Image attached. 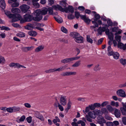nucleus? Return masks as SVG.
<instances>
[{
	"instance_id": "nucleus-28",
	"label": "nucleus",
	"mask_w": 126,
	"mask_h": 126,
	"mask_svg": "<svg viewBox=\"0 0 126 126\" xmlns=\"http://www.w3.org/2000/svg\"><path fill=\"white\" fill-rule=\"evenodd\" d=\"M107 109L109 112L112 113L114 111V110L113 107L110 105H108L106 106Z\"/></svg>"
},
{
	"instance_id": "nucleus-21",
	"label": "nucleus",
	"mask_w": 126,
	"mask_h": 126,
	"mask_svg": "<svg viewBox=\"0 0 126 126\" xmlns=\"http://www.w3.org/2000/svg\"><path fill=\"white\" fill-rule=\"evenodd\" d=\"M25 27L26 29L31 30H32L34 28V27L33 24L30 23H28Z\"/></svg>"
},
{
	"instance_id": "nucleus-1",
	"label": "nucleus",
	"mask_w": 126,
	"mask_h": 126,
	"mask_svg": "<svg viewBox=\"0 0 126 126\" xmlns=\"http://www.w3.org/2000/svg\"><path fill=\"white\" fill-rule=\"evenodd\" d=\"M5 14L9 18H12L11 21L12 22H15L20 20L21 18V16L20 15L11 14L10 11H6Z\"/></svg>"
},
{
	"instance_id": "nucleus-57",
	"label": "nucleus",
	"mask_w": 126,
	"mask_h": 126,
	"mask_svg": "<svg viewBox=\"0 0 126 126\" xmlns=\"http://www.w3.org/2000/svg\"><path fill=\"white\" fill-rule=\"evenodd\" d=\"M58 107L59 109L61 111H63L64 110L63 107L61 105L59 104V103H58Z\"/></svg>"
},
{
	"instance_id": "nucleus-4",
	"label": "nucleus",
	"mask_w": 126,
	"mask_h": 126,
	"mask_svg": "<svg viewBox=\"0 0 126 126\" xmlns=\"http://www.w3.org/2000/svg\"><path fill=\"white\" fill-rule=\"evenodd\" d=\"M30 7L25 4H23L20 7V8L21 11L24 13H27L30 8Z\"/></svg>"
},
{
	"instance_id": "nucleus-30",
	"label": "nucleus",
	"mask_w": 126,
	"mask_h": 126,
	"mask_svg": "<svg viewBox=\"0 0 126 126\" xmlns=\"http://www.w3.org/2000/svg\"><path fill=\"white\" fill-rule=\"evenodd\" d=\"M110 105L116 107H118L119 106V103L118 102H115L114 101H112L110 102Z\"/></svg>"
},
{
	"instance_id": "nucleus-38",
	"label": "nucleus",
	"mask_w": 126,
	"mask_h": 126,
	"mask_svg": "<svg viewBox=\"0 0 126 126\" xmlns=\"http://www.w3.org/2000/svg\"><path fill=\"white\" fill-rule=\"evenodd\" d=\"M12 107L13 112L18 111L20 110V108L19 107H16L15 106Z\"/></svg>"
},
{
	"instance_id": "nucleus-23",
	"label": "nucleus",
	"mask_w": 126,
	"mask_h": 126,
	"mask_svg": "<svg viewBox=\"0 0 126 126\" xmlns=\"http://www.w3.org/2000/svg\"><path fill=\"white\" fill-rule=\"evenodd\" d=\"M72 61L71 58H66L61 60V63H68Z\"/></svg>"
},
{
	"instance_id": "nucleus-22",
	"label": "nucleus",
	"mask_w": 126,
	"mask_h": 126,
	"mask_svg": "<svg viewBox=\"0 0 126 126\" xmlns=\"http://www.w3.org/2000/svg\"><path fill=\"white\" fill-rule=\"evenodd\" d=\"M70 36L73 37V38H75V39H76L77 38L79 37L80 35L78 33L74 32L70 33Z\"/></svg>"
},
{
	"instance_id": "nucleus-47",
	"label": "nucleus",
	"mask_w": 126,
	"mask_h": 126,
	"mask_svg": "<svg viewBox=\"0 0 126 126\" xmlns=\"http://www.w3.org/2000/svg\"><path fill=\"white\" fill-rule=\"evenodd\" d=\"M55 69H50L49 70H46L45 71V72L46 73H49L52 72H55Z\"/></svg>"
},
{
	"instance_id": "nucleus-16",
	"label": "nucleus",
	"mask_w": 126,
	"mask_h": 126,
	"mask_svg": "<svg viewBox=\"0 0 126 126\" xmlns=\"http://www.w3.org/2000/svg\"><path fill=\"white\" fill-rule=\"evenodd\" d=\"M94 103L89 105L86 108V111L87 113L90 110H94Z\"/></svg>"
},
{
	"instance_id": "nucleus-31",
	"label": "nucleus",
	"mask_w": 126,
	"mask_h": 126,
	"mask_svg": "<svg viewBox=\"0 0 126 126\" xmlns=\"http://www.w3.org/2000/svg\"><path fill=\"white\" fill-rule=\"evenodd\" d=\"M54 18L55 20L58 23H62L63 21V20L62 18L60 17H56L55 16L54 17Z\"/></svg>"
},
{
	"instance_id": "nucleus-8",
	"label": "nucleus",
	"mask_w": 126,
	"mask_h": 126,
	"mask_svg": "<svg viewBox=\"0 0 126 126\" xmlns=\"http://www.w3.org/2000/svg\"><path fill=\"white\" fill-rule=\"evenodd\" d=\"M33 46L30 47H23L21 48L22 51L24 52H27L28 51H31L34 48Z\"/></svg>"
},
{
	"instance_id": "nucleus-36",
	"label": "nucleus",
	"mask_w": 126,
	"mask_h": 126,
	"mask_svg": "<svg viewBox=\"0 0 126 126\" xmlns=\"http://www.w3.org/2000/svg\"><path fill=\"white\" fill-rule=\"evenodd\" d=\"M119 54L117 52H114L113 55L114 58L115 59H118L119 57Z\"/></svg>"
},
{
	"instance_id": "nucleus-63",
	"label": "nucleus",
	"mask_w": 126,
	"mask_h": 126,
	"mask_svg": "<svg viewBox=\"0 0 126 126\" xmlns=\"http://www.w3.org/2000/svg\"><path fill=\"white\" fill-rule=\"evenodd\" d=\"M24 106L26 108H29L31 107V106L28 103H26L24 104Z\"/></svg>"
},
{
	"instance_id": "nucleus-50",
	"label": "nucleus",
	"mask_w": 126,
	"mask_h": 126,
	"mask_svg": "<svg viewBox=\"0 0 126 126\" xmlns=\"http://www.w3.org/2000/svg\"><path fill=\"white\" fill-rule=\"evenodd\" d=\"M75 17L72 14H69L67 16V18L69 19H74Z\"/></svg>"
},
{
	"instance_id": "nucleus-33",
	"label": "nucleus",
	"mask_w": 126,
	"mask_h": 126,
	"mask_svg": "<svg viewBox=\"0 0 126 126\" xmlns=\"http://www.w3.org/2000/svg\"><path fill=\"white\" fill-rule=\"evenodd\" d=\"M88 115L90 117L93 119H94V111H93L92 112L90 111L88 113Z\"/></svg>"
},
{
	"instance_id": "nucleus-20",
	"label": "nucleus",
	"mask_w": 126,
	"mask_h": 126,
	"mask_svg": "<svg viewBox=\"0 0 126 126\" xmlns=\"http://www.w3.org/2000/svg\"><path fill=\"white\" fill-rule=\"evenodd\" d=\"M114 114L116 118H119L120 117L121 114L120 110L115 109L114 111Z\"/></svg>"
},
{
	"instance_id": "nucleus-32",
	"label": "nucleus",
	"mask_w": 126,
	"mask_h": 126,
	"mask_svg": "<svg viewBox=\"0 0 126 126\" xmlns=\"http://www.w3.org/2000/svg\"><path fill=\"white\" fill-rule=\"evenodd\" d=\"M25 118L26 117L25 116L23 115L21 117L20 119H17L16 121L17 122L20 123L21 122H23Z\"/></svg>"
},
{
	"instance_id": "nucleus-29",
	"label": "nucleus",
	"mask_w": 126,
	"mask_h": 126,
	"mask_svg": "<svg viewBox=\"0 0 126 126\" xmlns=\"http://www.w3.org/2000/svg\"><path fill=\"white\" fill-rule=\"evenodd\" d=\"M28 34L31 36H35L37 35V33L35 31H29L28 32Z\"/></svg>"
},
{
	"instance_id": "nucleus-41",
	"label": "nucleus",
	"mask_w": 126,
	"mask_h": 126,
	"mask_svg": "<svg viewBox=\"0 0 126 126\" xmlns=\"http://www.w3.org/2000/svg\"><path fill=\"white\" fill-rule=\"evenodd\" d=\"M107 22L109 26H113V23L110 19H107Z\"/></svg>"
},
{
	"instance_id": "nucleus-45",
	"label": "nucleus",
	"mask_w": 126,
	"mask_h": 126,
	"mask_svg": "<svg viewBox=\"0 0 126 126\" xmlns=\"http://www.w3.org/2000/svg\"><path fill=\"white\" fill-rule=\"evenodd\" d=\"M122 37L120 35H116L115 38V39L118 42H120L121 41V39Z\"/></svg>"
},
{
	"instance_id": "nucleus-2",
	"label": "nucleus",
	"mask_w": 126,
	"mask_h": 126,
	"mask_svg": "<svg viewBox=\"0 0 126 126\" xmlns=\"http://www.w3.org/2000/svg\"><path fill=\"white\" fill-rule=\"evenodd\" d=\"M35 12L36 13L35 17H33L32 19L35 21L38 22L41 20L43 16L38 11L36 10Z\"/></svg>"
},
{
	"instance_id": "nucleus-49",
	"label": "nucleus",
	"mask_w": 126,
	"mask_h": 126,
	"mask_svg": "<svg viewBox=\"0 0 126 126\" xmlns=\"http://www.w3.org/2000/svg\"><path fill=\"white\" fill-rule=\"evenodd\" d=\"M48 13L50 15H52L53 13V9L51 7H49L48 9Z\"/></svg>"
},
{
	"instance_id": "nucleus-56",
	"label": "nucleus",
	"mask_w": 126,
	"mask_h": 126,
	"mask_svg": "<svg viewBox=\"0 0 126 126\" xmlns=\"http://www.w3.org/2000/svg\"><path fill=\"white\" fill-rule=\"evenodd\" d=\"M101 112V111L100 110H95V115L97 114L98 115L102 114Z\"/></svg>"
},
{
	"instance_id": "nucleus-64",
	"label": "nucleus",
	"mask_w": 126,
	"mask_h": 126,
	"mask_svg": "<svg viewBox=\"0 0 126 126\" xmlns=\"http://www.w3.org/2000/svg\"><path fill=\"white\" fill-rule=\"evenodd\" d=\"M122 120L123 123L124 125H126V117H123L122 118Z\"/></svg>"
},
{
	"instance_id": "nucleus-42",
	"label": "nucleus",
	"mask_w": 126,
	"mask_h": 126,
	"mask_svg": "<svg viewBox=\"0 0 126 126\" xmlns=\"http://www.w3.org/2000/svg\"><path fill=\"white\" fill-rule=\"evenodd\" d=\"M60 122V120L57 116H55V119H54L53 121V122L54 124L56 123L57 122Z\"/></svg>"
},
{
	"instance_id": "nucleus-60",
	"label": "nucleus",
	"mask_w": 126,
	"mask_h": 126,
	"mask_svg": "<svg viewBox=\"0 0 126 126\" xmlns=\"http://www.w3.org/2000/svg\"><path fill=\"white\" fill-rule=\"evenodd\" d=\"M19 5V4L17 2H16L12 4L11 6L12 7H18Z\"/></svg>"
},
{
	"instance_id": "nucleus-43",
	"label": "nucleus",
	"mask_w": 126,
	"mask_h": 126,
	"mask_svg": "<svg viewBox=\"0 0 126 126\" xmlns=\"http://www.w3.org/2000/svg\"><path fill=\"white\" fill-rule=\"evenodd\" d=\"M109 38L110 40H112L113 39V36L112 33L110 32V34L108 35Z\"/></svg>"
},
{
	"instance_id": "nucleus-59",
	"label": "nucleus",
	"mask_w": 126,
	"mask_h": 126,
	"mask_svg": "<svg viewBox=\"0 0 126 126\" xmlns=\"http://www.w3.org/2000/svg\"><path fill=\"white\" fill-rule=\"evenodd\" d=\"M6 110L8 112L10 113H12L13 112L12 107L7 108Z\"/></svg>"
},
{
	"instance_id": "nucleus-13",
	"label": "nucleus",
	"mask_w": 126,
	"mask_h": 126,
	"mask_svg": "<svg viewBox=\"0 0 126 126\" xmlns=\"http://www.w3.org/2000/svg\"><path fill=\"white\" fill-rule=\"evenodd\" d=\"M34 115L36 117L40 119L41 121H44V117L39 112H36L34 113Z\"/></svg>"
},
{
	"instance_id": "nucleus-14",
	"label": "nucleus",
	"mask_w": 126,
	"mask_h": 126,
	"mask_svg": "<svg viewBox=\"0 0 126 126\" xmlns=\"http://www.w3.org/2000/svg\"><path fill=\"white\" fill-rule=\"evenodd\" d=\"M38 12L42 15H45L46 14L48 11V9L46 8H45L44 9L41 10H37Z\"/></svg>"
},
{
	"instance_id": "nucleus-6",
	"label": "nucleus",
	"mask_w": 126,
	"mask_h": 126,
	"mask_svg": "<svg viewBox=\"0 0 126 126\" xmlns=\"http://www.w3.org/2000/svg\"><path fill=\"white\" fill-rule=\"evenodd\" d=\"M74 11V9L73 7L71 5H69L67 7H66L64 9V12L66 13H67L68 12L73 13Z\"/></svg>"
},
{
	"instance_id": "nucleus-24",
	"label": "nucleus",
	"mask_w": 126,
	"mask_h": 126,
	"mask_svg": "<svg viewBox=\"0 0 126 126\" xmlns=\"http://www.w3.org/2000/svg\"><path fill=\"white\" fill-rule=\"evenodd\" d=\"M83 38L80 35L75 39L76 42L77 43H82L83 42Z\"/></svg>"
},
{
	"instance_id": "nucleus-9",
	"label": "nucleus",
	"mask_w": 126,
	"mask_h": 126,
	"mask_svg": "<svg viewBox=\"0 0 126 126\" xmlns=\"http://www.w3.org/2000/svg\"><path fill=\"white\" fill-rule=\"evenodd\" d=\"M98 123L99 124L103 125V124L106 122L104 118L101 116H99L97 117Z\"/></svg>"
},
{
	"instance_id": "nucleus-18",
	"label": "nucleus",
	"mask_w": 126,
	"mask_h": 126,
	"mask_svg": "<svg viewBox=\"0 0 126 126\" xmlns=\"http://www.w3.org/2000/svg\"><path fill=\"white\" fill-rule=\"evenodd\" d=\"M117 46L118 48L120 49H123L124 50L126 49V44L124 45L122 43L119 42L118 43Z\"/></svg>"
},
{
	"instance_id": "nucleus-40",
	"label": "nucleus",
	"mask_w": 126,
	"mask_h": 126,
	"mask_svg": "<svg viewBox=\"0 0 126 126\" xmlns=\"http://www.w3.org/2000/svg\"><path fill=\"white\" fill-rule=\"evenodd\" d=\"M5 62L4 58L1 56H0V63H4Z\"/></svg>"
},
{
	"instance_id": "nucleus-7",
	"label": "nucleus",
	"mask_w": 126,
	"mask_h": 126,
	"mask_svg": "<svg viewBox=\"0 0 126 126\" xmlns=\"http://www.w3.org/2000/svg\"><path fill=\"white\" fill-rule=\"evenodd\" d=\"M123 107L120 108V110L122 114L124 115H126V102L124 103H122Z\"/></svg>"
},
{
	"instance_id": "nucleus-52",
	"label": "nucleus",
	"mask_w": 126,
	"mask_h": 126,
	"mask_svg": "<svg viewBox=\"0 0 126 126\" xmlns=\"http://www.w3.org/2000/svg\"><path fill=\"white\" fill-rule=\"evenodd\" d=\"M81 15H80L79 13L78 12L76 11L75 12V16L77 19Z\"/></svg>"
},
{
	"instance_id": "nucleus-37",
	"label": "nucleus",
	"mask_w": 126,
	"mask_h": 126,
	"mask_svg": "<svg viewBox=\"0 0 126 126\" xmlns=\"http://www.w3.org/2000/svg\"><path fill=\"white\" fill-rule=\"evenodd\" d=\"M80 64V61H77L74 64L72 65L73 67H76L78 66Z\"/></svg>"
},
{
	"instance_id": "nucleus-53",
	"label": "nucleus",
	"mask_w": 126,
	"mask_h": 126,
	"mask_svg": "<svg viewBox=\"0 0 126 126\" xmlns=\"http://www.w3.org/2000/svg\"><path fill=\"white\" fill-rule=\"evenodd\" d=\"M101 111L104 113H108L107 110L105 108H103L101 109Z\"/></svg>"
},
{
	"instance_id": "nucleus-34",
	"label": "nucleus",
	"mask_w": 126,
	"mask_h": 126,
	"mask_svg": "<svg viewBox=\"0 0 126 126\" xmlns=\"http://www.w3.org/2000/svg\"><path fill=\"white\" fill-rule=\"evenodd\" d=\"M71 103L70 101H69L67 104V107L65 109V111H66L67 113L69 110L71 108Z\"/></svg>"
},
{
	"instance_id": "nucleus-3",
	"label": "nucleus",
	"mask_w": 126,
	"mask_h": 126,
	"mask_svg": "<svg viewBox=\"0 0 126 126\" xmlns=\"http://www.w3.org/2000/svg\"><path fill=\"white\" fill-rule=\"evenodd\" d=\"M10 67H14V68H19L21 67L26 68V67L24 66L20 65L18 63H11L9 64Z\"/></svg>"
},
{
	"instance_id": "nucleus-26",
	"label": "nucleus",
	"mask_w": 126,
	"mask_h": 126,
	"mask_svg": "<svg viewBox=\"0 0 126 126\" xmlns=\"http://www.w3.org/2000/svg\"><path fill=\"white\" fill-rule=\"evenodd\" d=\"M67 66L66 65H65L63 66H62L60 67L57 68V69H55V71H60L64 70L65 69V68Z\"/></svg>"
},
{
	"instance_id": "nucleus-17",
	"label": "nucleus",
	"mask_w": 126,
	"mask_h": 126,
	"mask_svg": "<svg viewBox=\"0 0 126 126\" xmlns=\"http://www.w3.org/2000/svg\"><path fill=\"white\" fill-rule=\"evenodd\" d=\"M24 18L25 19L26 21H31L32 19V16L30 15L26 14L24 16Z\"/></svg>"
},
{
	"instance_id": "nucleus-35",
	"label": "nucleus",
	"mask_w": 126,
	"mask_h": 126,
	"mask_svg": "<svg viewBox=\"0 0 126 126\" xmlns=\"http://www.w3.org/2000/svg\"><path fill=\"white\" fill-rule=\"evenodd\" d=\"M16 36L20 37H24L25 36V34L23 32H20L16 34Z\"/></svg>"
},
{
	"instance_id": "nucleus-61",
	"label": "nucleus",
	"mask_w": 126,
	"mask_h": 126,
	"mask_svg": "<svg viewBox=\"0 0 126 126\" xmlns=\"http://www.w3.org/2000/svg\"><path fill=\"white\" fill-rule=\"evenodd\" d=\"M26 120L29 123H30L32 121V118L31 116H29L26 118Z\"/></svg>"
},
{
	"instance_id": "nucleus-10",
	"label": "nucleus",
	"mask_w": 126,
	"mask_h": 126,
	"mask_svg": "<svg viewBox=\"0 0 126 126\" xmlns=\"http://www.w3.org/2000/svg\"><path fill=\"white\" fill-rule=\"evenodd\" d=\"M116 93L118 95L121 97H124L126 96L125 92L122 89H120L118 90L117 91Z\"/></svg>"
},
{
	"instance_id": "nucleus-25",
	"label": "nucleus",
	"mask_w": 126,
	"mask_h": 126,
	"mask_svg": "<svg viewBox=\"0 0 126 126\" xmlns=\"http://www.w3.org/2000/svg\"><path fill=\"white\" fill-rule=\"evenodd\" d=\"M12 12L14 13L15 15L17 14V13H19L20 12V10L18 8H13L11 10Z\"/></svg>"
},
{
	"instance_id": "nucleus-5",
	"label": "nucleus",
	"mask_w": 126,
	"mask_h": 126,
	"mask_svg": "<svg viewBox=\"0 0 126 126\" xmlns=\"http://www.w3.org/2000/svg\"><path fill=\"white\" fill-rule=\"evenodd\" d=\"M77 73L75 72H62L60 74L63 77L68 76L72 75H75Z\"/></svg>"
},
{
	"instance_id": "nucleus-55",
	"label": "nucleus",
	"mask_w": 126,
	"mask_h": 126,
	"mask_svg": "<svg viewBox=\"0 0 126 126\" xmlns=\"http://www.w3.org/2000/svg\"><path fill=\"white\" fill-rule=\"evenodd\" d=\"M109 104V102L108 101H105L102 103L101 106L102 107H104L106 106V105Z\"/></svg>"
},
{
	"instance_id": "nucleus-44",
	"label": "nucleus",
	"mask_w": 126,
	"mask_h": 126,
	"mask_svg": "<svg viewBox=\"0 0 126 126\" xmlns=\"http://www.w3.org/2000/svg\"><path fill=\"white\" fill-rule=\"evenodd\" d=\"M78 125L80 124L81 126H85L86 125L85 122L81 120H79L78 121Z\"/></svg>"
},
{
	"instance_id": "nucleus-12",
	"label": "nucleus",
	"mask_w": 126,
	"mask_h": 126,
	"mask_svg": "<svg viewBox=\"0 0 126 126\" xmlns=\"http://www.w3.org/2000/svg\"><path fill=\"white\" fill-rule=\"evenodd\" d=\"M60 102L61 105L63 106H65L66 104V96L62 95L60 98Z\"/></svg>"
},
{
	"instance_id": "nucleus-19",
	"label": "nucleus",
	"mask_w": 126,
	"mask_h": 126,
	"mask_svg": "<svg viewBox=\"0 0 126 126\" xmlns=\"http://www.w3.org/2000/svg\"><path fill=\"white\" fill-rule=\"evenodd\" d=\"M44 48V46L43 45H40L36 47L34 50L35 52H38L42 50Z\"/></svg>"
},
{
	"instance_id": "nucleus-54",
	"label": "nucleus",
	"mask_w": 126,
	"mask_h": 126,
	"mask_svg": "<svg viewBox=\"0 0 126 126\" xmlns=\"http://www.w3.org/2000/svg\"><path fill=\"white\" fill-rule=\"evenodd\" d=\"M61 29L62 32L65 33H67V30L64 27H62L61 28Z\"/></svg>"
},
{
	"instance_id": "nucleus-51",
	"label": "nucleus",
	"mask_w": 126,
	"mask_h": 126,
	"mask_svg": "<svg viewBox=\"0 0 126 126\" xmlns=\"http://www.w3.org/2000/svg\"><path fill=\"white\" fill-rule=\"evenodd\" d=\"M120 63L123 65H125L126 64V60L125 59H121L120 60Z\"/></svg>"
},
{
	"instance_id": "nucleus-39",
	"label": "nucleus",
	"mask_w": 126,
	"mask_h": 126,
	"mask_svg": "<svg viewBox=\"0 0 126 126\" xmlns=\"http://www.w3.org/2000/svg\"><path fill=\"white\" fill-rule=\"evenodd\" d=\"M101 69V67L100 64H96L95 66V71H99Z\"/></svg>"
},
{
	"instance_id": "nucleus-58",
	"label": "nucleus",
	"mask_w": 126,
	"mask_h": 126,
	"mask_svg": "<svg viewBox=\"0 0 126 126\" xmlns=\"http://www.w3.org/2000/svg\"><path fill=\"white\" fill-rule=\"evenodd\" d=\"M118 29V27H115L111 28L112 32H116Z\"/></svg>"
},
{
	"instance_id": "nucleus-62",
	"label": "nucleus",
	"mask_w": 126,
	"mask_h": 126,
	"mask_svg": "<svg viewBox=\"0 0 126 126\" xmlns=\"http://www.w3.org/2000/svg\"><path fill=\"white\" fill-rule=\"evenodd\" d=\"M78 9L81 11H83L84 10L85 8L84 6H79L78 7Z\"/></svg>"
},
{
	"instance_id": "nucleus-11",
	"label": "nucleus",
	"mask_w": 126,
	"mask_h": 126,
	"mask_svg": "<svg viewBox=\"0 0 126 126\" xmlns=\"http://www.w3.org/2000/svg\"><path fill=\"white\" fill-rule=\"evenodd\" d=\"M81 18L87 24H89L91 20L88 17H87L86 15H81L80 16Z\"/></svg>"
},
{
	"instance_id": "nucleus-15",
	"label": "nucleus",
	"mask_w": 126,
	"mask_h": 126,
	"mask_svg": "<svg viewBox=\"0 0 126 126\" xmlns=\"http://www.w3.org/2000/svg\"><path fill=\"white\" fill-rule=\"evenodd\" d=\"M53 8L56 10H59L62 12H64V9L59 5H53Z\"/></svg>"
},
{
	"instance_id": "nucleus-46",
	"label": "nucleus",
	"mask_w": 126,
	"mask_h": 126,
	"mask_svg": "<svg viewBox=\"0 0 126 126\" xmlns=\"http://www.w3.org/2000/svg\"><path fill=\"white\" fill-rule=\"evenodd\" d=\"M1 30H5V31H9L10 29L8 27L5 26H2L0 27Z\"/></svg>"
},
{
	"instance_id": "nucleus-48",
	"label": "nucleus",
	"mask_w": 126,
	"mask_h": 126,
	"mask_svg": "<svg viewBox=\"0 0 126 126\" xmlns=\"http://www.w3.org/2000/svg\"><path fill=\"white\" fill-rule=\"evenodd\" d=\"M90 36L89 35H87V41L91 43H92L93 42V40L92 39L90 38Z\"/></svg>"
},
{
	"instance_id": "nucleus-27",
	"label": "nucleus",
	"mask_w": 126,
	"mask_h": 126,
	"mask_svg": "<svg viewBox=\"0 0 126 126\" xmlns=\"http://www.w3.org/2000/svg\"><path fill=\"white\" fill-rule=\"evenodd\" d=\"M0 6L3 9H5V4L4 0H1L0 1Z\"/></svg>"
}]
</instances>
